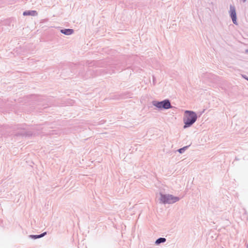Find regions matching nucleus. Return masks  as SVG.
Returning a JSON list of instances; mask_svg holds the SVG:
<instances>
[{
	"instance_id": "9d476101",
	"label": "nucleus",
	"mask_w": 248,
	"mask_h": 248,
	"mask_svg": "<svg viewBox=\"0 0 248 248\" xmlns=\"http://www.w3.org/2000/svg\"><path fill=\"white\" fill-rule=\"evenodd\" d=\"M189 145H188V146H186L183 148H180L178 150V152L180 153V154H183L184 153V152L187 149H188V148L189 147Z\"/></svg>"
},
{
	"instance_id": "7ed1b4c3",
	"label": "nucleus",
	"mask_w": 248,
	"mask_h": 248,
	"mask_svg": "<svg viewBox=\"0 0 248 248\" xmlns=\"http://www.w3.org/2000/svg\"><path fill=\"white\" fill-rule=\"evenodd\" d=\"M152 104L158 109H168L172 108L170 100L167 99L161 101H153Z\"/></svg>"
},
{
	"instance_id": "4468645a",
	"label": "nucleus",
	"mask_w": 248,
	"mask_h": 248,
	"mask_svg": "<svg viewBox=\"0 0 248 248\" xmlns=\"http://www.w3.org/2000/svg\"><path fill=\"white\" fill-rule=\"evenodd\" d=\"M155 77L153 76V83H154V85L155 84Z\"/></svg>"
},
{
	"instance_id": "6e6552de",
	"label": "nucleus",
	"mask_w": 248,
	"mask_h": 248,
	"mask_svg": "<svg viewBox=\"0 0 248 248\" xmlns=\"http://www.w3.org/2000/svg\"><path fill=\"white\" fill-rule=\"evenodd\" d=\"M46 234V232H44L38 235L31 234L29 235V237L32 239H36L44 237Z\"/></svg>"
},
{
	"instance_id": "0eeeda50",
	"label": "nucleus",
	"mask_w": 248,
	"mask_h": 248,
	"mask_svg": "<svg viewBox=\"0 0 248 248\" xmlns=\"http://www.w3.org/2000/svg\"><path fill=\"white\" fill-rule=\"evenodd\" d=\"M23 15L24 16H36L37 15V12L35 10H28L25 11L23 12Z\"/></svg>"
},
{
	"instance_id": "9b49d317",
	"label": "nucleus",
	"mask_w": 248,
	"mask_h": 248,
	"mask_svg": "<svg viewBox=\"0 0 248 248\" xmlns=\"http://www.w3.org/2000/svg\"><path fill=\"white\" fill-rule=\"evenodd\" d=\"M92 73V71L91 70H89L87 72V73H86V75L85 76H83V75H82V76L85 78H90L91 77L89 76V74H91ZM81 75H82L81 74Z\"/></svg>"
},
{
	"instance_id": "20e7f679",
	"label": "nucleus",
	"mask_w": 248,
	"mask_h": 248,
	"mask_svg": "<svg viewBox=\"0 0 248 248\" xmlns=\"http://www.w3.org/2000/svg\"><path fill=\"white\" fill-rule=\"evenodd\" d=\"M230 10V16L232 19L233 23L236 25H238L237 22V16L234 6L231 5Z\"/></svg>"
},
{
	"instance_id": "f257e3e1",
	"label": "nucleus",
	"mask_w": 248,
	"mask_h": 248,
	"mask_svg": "<svg viewBox=\"0 0 248 248\" xmlns=\"http://www.w3.org/2000/svg\"><path fill=\"white\" fill-rule=\"evenodd\" d=\"M197 118L198 116L195 112L191 110H186L183 118L184 128L192 126L197 121Z\"/></svg>"
},
{
	"instance_id": "2eb2a0df",
	"label": "nucleus",
	"mask_w": 248,
	"mask_h": 248,
	"mask_svg": "<svg viewBox=\"0 0 248 248\" xmlns=\"http://www.w3.org/2000/svg\"><path fill=\"white\" fill-rule=\"evenodd\" d=\"M242 1L244 2L246 1V0H242Z\"/></svg>"
},
{
	"instance_id": "f8f14e48",
	"label": "nucleus",
	"mask_w": 248,
	"mask_h": 248,
	"mask_svg": "<svg viewBox=\"0 0 248 248\" xmlns=\"http://www.w3.org/2000/svg\"><path fill=\"white\" fill-rule=\"evenodd\" d=\"M207 76H209L211 78H213V79H215L217 77L216 76L212 75V74H211L210 73L207 74Z\"/></svg>"
},
{
	"instance_id": "423d86ee",
	"label": "nucleus",
	"mask_w": 248,
	"mask_h": 248,
	"mask_svg": "<svg viewBox=\"0 0 248 248\" xmlns=\"http://www.w3.org/2000/svg\"><path fill=\"white\" fill-rule=\"evenodd\" d=\"M74 30L72 29H62L60 31V32L66 35H70L74 33Z\"/></svg>"
},
{
	"instance_id": "f03ea898",
	"label": "nucleus",
	"mask_w": 248,
	"mask_h": 248,
	"mask_svg": "<svg viewBox=\"0 0 248 248\" xmlns=\"http://www.w3.org/2000/svg\"><path fill=\"white\" fill-rule=\"evenodd\" d=\"M160 200L164 204H172L180 200L178 197L174 196L170 194H163L160 193Z\"/></svg>"
},
{
	"instance_id": "ddd939ff",
	"label": "nucleus",
	"mask_w": 248,
	"mask_h": 248,
	"mask_svg": "<svg viewBox=\"0 0 248 248\" xmlns=\"http://www.w3.org/2000/svg\"><path fill=\"white\" fill-rule=\"evenodd\" d=\"M242 77L244 78H245V79H246L248 81V77L246 76V75H242Z\"/></svg>"
},
{
	"instance_id": "39448f33",
	"label": "nucleus",
	"mask_w": 248,
	"mask_h": 248,
	"mask_svg": "<svg viewBox=\"0 0 248 248\" xmlns=\"http://www.w3.org/2000/svg\"><path fill=\"white\" fill-rule=\"evenodd\" d=\"M35 133H33L31 131H23L20 133H17L16 135L17 136H22L24 137H30L33 135H35Z\"/></svg>"
},
{
	"instance_id": "1a4fd4ad",
	"label": "nucleus",
	"mask_w": 248,
	"mask_h": 248,
	"mask_svg": "<svg viewBox=\"0 0 248 248\" xmlns=\"http://www.w3.org/2000/svg\"><path fill=\"white\" fill-rule=\"evenodd\" d=\"M166 241V239L164 237H160L156 240L155 241V244L156 245H159L161 243H165Z\"/></svg>"
}]
</instances>
